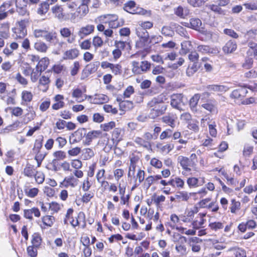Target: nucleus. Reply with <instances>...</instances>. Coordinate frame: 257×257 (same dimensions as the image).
<instances>
[{
	"label": "nucleus",
	"mask_w": 257,
	"mask_h": 257,
	"mask_svg": "<svg viewBox=\"0 0 257 257\" xmlns=\"http://www.w3.org/2000/svg\"><path fill=\"white\" fill-rule=\"evenodd\" d=\"M248 46L249 49L247 51V55H250L253 53L254 58L257 60V44L249 42L248 43Z\"/></svg>",
	"instance_id": "36"
},
{
	"label": "nucleus",
	"mask_w": 257,
	"mask_h": 257,
	"mask_svg": "<svg viewBox=\"0 0 257 257\" xmlns=\"http://www.w3.org/2000/svg\"><path fill=\"white\" fill-rule=\"evenodd\" d=\"M122 139V131L120 128H115L112 134L111 139H107V142L105 144L106 147L111 149L114 146H116Z\"/></svg>",
	"instance_id": "2"
},
{
	"label": "nucleus",
	"mask_w": 257,
	"mask_h": 257,
	"mask_svg": "<svg viewBox=\"0 0 257 257\" xmlns=\"http://www.w3.org/2000/svg\"><path fill=\"white\" fill-rule=\"evenodd\" d=\"M117 101L119 102V109L121 111H126L130 110L134 107L133 103L128 100H121V99L117 97Z\"/></svg>",
	"instance_id": "20"
},
{
	"label": "nucleus",
	"mask_w": 257,
	"mask_h": 257,
	"mask_svg": "<svg viewBox=\"0 0 257 257\" xmlns=\"http://www.w3.org/2000/svg\"><path fill=\"white\" fill-rule=\"evenodd\" d=\"M198 63H193L191 66H189L186 70V74L188 76H191L194 74L198 69Z\"/></svg>",
	"instance_id": "55"
},
{
	"label": "nucleus",
	"mask_w": 257,
	"mask_h": 257,
	"mask_svg": "<svg viewBox=\"0 0 257 257\" xmlns=\"http://www.w3.org/2000/svg\"><path fill=\"white\" fill-rule=\"evenodd\" d=\"M88 8L87 5L81 4L77 9V12L80 18L84 17L88 12Z\"/></svg>",
	"instance_id": "46"
},
{
	"label": "nucleus",
	"mask_w": 257,
	"mask_h": 257,
	"mask_svg": "<svg viewBox=\"0 0 257 257\" xmlns=\"http://www.w3.org/2000/svg\"><path fill=\"white\" fill-rule=\"evenodd\" d=\"M85 128H80L75 131L70 137V143L75 144L80 142L85 134Z\"/></svg>",
	"instance_id": "5"
},
{
	"label": "nucleus",
	"mask_w": 257,
	"mask_h": 257,
	"mask_svg": "<svg viewBox=\"0 0 257 257\" xmlns=\"http://www.w3.org/2000/svg\"><path fill=\"white\" fill-rule=\"evenodd\" d=\"M130 166L129 167V171L128 173V177L134 176L135 175L137 164L140 160V157L138 155L133 154L131 155H130Z\"/></svg>",
	"instance_id": "7"
},
{
	"label": "nucleus",
	"mask_w": 257,
	"mask_h": 257,
	"mask_svg": "<svg viewBox=\"0 0 257 257\" xmlns=\"http://www.w3.org/2000/svg\"><path fill=\"white\" fill-rule=\"evenodd\" d=\"M79 54V51L76 48H73L65 52L63 58L64 60H73L77 58Z\"/></svg>",
	"instance_id": "16"
},
{
	"label": "nucleus",
	"mask_w": 257,
	"mask_h": 257,
	"mask_svg": "<svg viewBox=\"0 0 257 257\" xmlns=\"http://www.w3.org/2000/svg\"><path fill=\"white\" fill-rule=\"evenodd\" d=\"M56 33L55 32L46 31L44 38L47 42H51L56 39Z\"/></svg>",
	"instance_id": "57"
},
{
	"label": "nucleus",
	"mask_w": 257,
	"mask_h": 257,
	"mask_svg": "<svg viewBox=\"0 0 257 257\" xmlns=\"http://www.w3.org/2000/svg\"><path fill=\"white\" fill-rule=\"evenodd\" d=\"M49 204V209L53 212V213L58 212L61 208V205L57 202H52Z\"/></svg>",
	"instance_id": "61"
},
{
	"label": "nucleus",
	"mask_w": 257,
	"mask_h": 257,
	"mask_svg": "<svg viewBox=\"0 0 257 257\" xmlns=\"http://www.w3.org/2000/svg\"><path fill=\"white\" fill-rule=\"evenodd\" d=\"M35 49L42 53H45L48 48L47 45L43 42L37 41L34 44Z\"/></svg>",
	"instance_id": "43"
},
{
	"label": "nucleus",
	"mask_w": 257,
	"mask_h": 257,
	"mask_svg": "<svg viewBox=\"0 0 257 257\" xmlns=\"http://www.w3.org/2000/svg\"><path fill=\"white\" fill-rule=\"evenodd\" d=\"M78 181H79L77 179L71 175L66 177L62 184L66 188H68L69 187L74 188L78 185Z\"/></svg>",
	"instance_id": "13"
},
{
	"label": "nucleus",
	"mask_w": 257,
	"mask_h": 257,
	"mask_svg": "<svg viewBox=\"0 0 257 257\" xmlns=\"http://www.w3.org/2000/svg\"><path fill=\"white\" fill-rule=\"evenodd\" d=\"M173 241L176 244H185L187 242V238L179 233H174L173 236Z\"/></svg>",
	"instance_id": "37"
},
{
	"label": "nucleus",
	"mask_w": 257,
	"mask_h": 257,
	"mask_svg": "<svg viewBox=\"0 0 257 257\" xmlns=\"http://www.w3.org/2000/svg\"><path fill=\"white\" fill-rule=\"evenodd\" d=\"M42 72V71H40V70L37 67H36V68L32 69V72L30 74L31 75V80L33 82H36L40 76L41 74V73Z\"/></svg>",
	"instance_id": "45"
},
{
	"label": "nucleus",
	"mask_w": 257,
	"mask_h": 257,
	"mask_svg": "<svg viewBox=\"0 0 257 257\" xmlns=\"http://www.w3.org/2000/svg\"><path fill=\"white\" fill-rule=\"evenodd\" d=\"M187 183L190 188L199 186V179L196 177H189L187 180Z\"/></svg>",
	"instance_id": "56"
},
{
	"label": "nucleus",
	"mask_w": 257,
	"mask_h": 257,
	"mask_svg": "<svg viewBox=\"0 0 257 257\" xmlns=\"http://www.w3.org/2000/svg\"><path fill=\"white\" fill-rule=\"evenodd\" d=\"M202 107L212 114L217 112V108L215 102L209 101L202 104Z\"/></svg>",
	"instance_id": "24"
},
{
	"label": "nucleus",
	"mask_w": 257,
	"mask_h": 257,
	"mask_svg": "<svg viewBox=\"0 0 257 257\" xmlns=\"http://www.w3.org/2000/svg\"><path fill=\"white\" fill-rule=\"evenodd\" d=\"M200 98V95L197 93L194 95L190 99V107L192 111H196V106Z\"/></svg>",
	"instance_id": "35"
},
{
	"label": "nucleus",
	"mask_w": 257,
	"mask_h": 257,
	"mask_svg": "<svg viewBox=\"0 0 257 257\" xmlns=\"http://www.w3.org/2000/svg\"><path fill=\"white\" fill-rule=\"evenodd\" d=\"M136 3L134 1H129L124 5V10L131 14H136L138 12L135 10Z\"/></svg>",
	"instance_id": "40"
},
{
	"label": "nucleus",
	"mask_w": 257,
	"mask_h": 257,
	"mask_svg": "<svg viewBox=\"0 0 257 257\" xmlns=\"http://www.w3.org/2000/svg\"><path fill=\"white\" fill-rule=\"evenodd\" d=\"M33 214L37 217H39L41 215L40 211L39 209L36 207H33L30 209H26L24 210V217L30 220L33 219Z\"/></svg>",
	"instance_id": "21"
},
{
	"label": "nucleus",
	"mask_w": 257,
	"mask_h": 257,
	"mask_svg": "<svg viewBox=\"0 0 257 257\" xmlns=\"http://www.w3.org/2000/svg\"><path fill=\"white\" fill-rule=\"evenodd\" d=\"M49 5H50L47 2L41 4L38 9V13L40 15L46 14L48 12Z\"/></svg>",
	"instance_id": "62"
},
{
	"label": "nucleus",
	"mask_w": 257,
	"mask_h": 257,
	"mask_svg": "<svg viewBox=\"0 0 257 257\" xmlns=\"http://www.w3.org/2000/svg\"><path fill=\"white\" fill-rule=\"evenodd\" d=\"M94 26L93 25H87L81 27L78 32V35L81 39H83L94 32Z\"/></svg>",
	"instance_id": "12"
},
{
	"label": "nucleus",
	"mask_w": 257,
	"mask_h": 257,
	"mask_svg": "<svg viewBox=\"0 0 257 257\" xmlns=\"http://www.w3.org/2000/svg\"><path fill=\"white\" fill-rule=\"evenodd\" d=\"M247 93V90L243 88H239L234 90L230 95V97L235 100L239 99H241L245 94Z\"/></svg>",
	"instance_id": "19"
},
{
	"label": "nucleus",
	"mask_w": 257,
	"mask_h": 257,
	"mask_svg": "<svg viewBox=\"0 0 257 257\" xmlns=\"http://www.w3.org/2000/svg\"><path fill=\"white\" fill-rule=\"evenodd\" d=\"M33 95L31 92L27 90H23L21 93L22 104L30 102L33 99Z\"/></svg>",
	"instance_id": "32"
},
{
	"label": "nucleus",
	"mask_w": 257,
	"mask_h": 257,
	"mask_svg": "<svg viewBox=\"0 0 257 257\" xmlns=\"http://www.w3.org/2000/svg\"><path fill=\"white\" fill-rule=\"evenodd\" d=\"M136 34L144 42H147L149 38V33L147 31L140 27L137 28Z\"/></svg>",
	"instance_id": "31"
},
{
	"label": "nucleus",
	"mask_w": 257,
	"mask_h": 257,
	"mask_svg": "<svg viewBox=\"0 0 257 257\" xmlns=\"http://www.w3.org/2000/svg\"><path fill=\"white\" fill-rule=\"evenodd\" d=\"M60 34L63 38L67 39V42L69 44L73 43L75 40V36L72 34L70 29L68 28H63L60 30Z\"/></svg>",
	"instance_id": "9"
},
{
	"label": "nucleus",
	"mask_w": 257,
	"mask_h": 257,
	"mask_svg": "<svg viewBox=\"0 0 257 257\" xmlns=\"http://www.w3.org/2000/svg\"><path fill=\"white\" fill-rule=\"evenodd\" d=\"M175 249L181 255H185L187 253V247L185 244H176Z\"/></svg>",
	"instance_id": "60"
},
{
	"label": "nucleus",
	"mask_w": 257,
	"mask_h": 257,
	"mask_svg": "<svg viewBox=\"0 0 257 257\" xmlns=\"http://www.w3.org/2000/svg\"><path fill=\"white\" fill-rule=\"evenodd\" d=\"M166 108V106L164 105L160 107V105L159 104H157V105L155 106L154 108L151 109L150 114L151 117L154 118L161 115L165 111Z\"/></svg>",
	"instance_id": "28"
},
{
	"label": "nucleus",
	"mask_w": 257,
	"mask_h": 257,
	"mask_svg": "<svg viewBox=\"0 0 257 257\" xmlns=\"http://www.w3.org/2000/svg\"><path fill=\"white\" fill-rule=\"evenodd\" d=\"M205 213H199L195 219L192 222L193 228L195 229H198L203 227V224L206 222L204 217L206 216Z\"/></svg>",
	"instance_id": "8"
},
{
	"label": "nucleus",
	"mask_w": 257,
	"mask_h": 257,
	"mask_svg": "<svg viewBox=\"0 0 257 257\" xmlns=\"http://www.w3.org/2000/svg\"><path fill=\"white\" fill-rule=\"evenodd\" d=\"M157 148L160 150L163 153L168 154L174 148V145L171 143L162 145L159 144L157 145Z\"/></svg>",
	"instance_id": "41"
},
{
	"label": "nucleus",
	"mask_w": 257,
	"mask_h": 257,
	"mask_svg": "<svg viewBox=\"0 0 257 257\" xmlns=\"http://www.w3.org/2000/svg\"><path fill=\"white\" fill-rule=\"evenodd\" d=\"M72 96L75 98L77 102H82L87 98V95H83L82 90L79 88L74 89L72 92Z\"/></svg>",
	"instance_id": "18"
},
{
	"label": "nucleus",
	"mask_w": 257,
	"mask_h": 257,
	"mask_svg": "<svg viewBox=\"0 0 257 257\" xmlns=\"http://www.w3.org/2000/svg\"><path fill=\"white\" fill-rule=\"evenodd\" d=\"M123 21L118 19L117 16H114L112 20L110 21H104V23L108 24L109 27L112 29H115L121 26L123 24Z\"/></svg>",
	"instance_id": "29"
},
{
	"label": "nucleus",
	"mask_w": 257,
	"mask_h": 257,
	"mask_svg": "<svg viewBox=\"0 0 257 257\" xmlns=\"http://www.w3.org/2000/svg\"><path fill=\"white\" fill-rule=\"evenodd\" d=\"M49 64V59L47 57H44L39 61L36 67L43 72L47 68Z\"/></svg>",
	"instance_id": "34"
},
{
	"label": "nucleus",
	"mask_w": 257,
	"mask_h": 257,
	"mask_svg": "<svg viewBox=\"0 0 257 257\" xmlns=\"http://www.w3.org/2000/svg\"><path fill=\"white\" fill-rule=\"evenodd\" d=\"M177 119L176 116L174 114H169L162 117V121L172 127L175 126V120Z\"/></svg>",
	"instance_id": "23"
},
{
	"label": "nucleus",
	"mask_w": 257,
	"mask_h": 257,
	"mask_svg": "<svg viewBox=\"0 0 257 257\" xmlns=\"http://www.w3.org/2000/svg\"><path fill=\"white\" fill-rule=\"evenodd\" d=\"M7 109L11 110L12 114L17 117L21 116L23 113V109L20 107H8Z\"/></svg>",
	"instance_id": "58"
},
{
	"label": "nucleus",
	"mask_w": 257,
	"mask_h": 257,
	"mask_svg": "<svg viewBox=\"0 0 257 257\" xmlns=\"http://www.w3.org/2000/svg\"><path fill=\"white\" fill-rule=\"evenodd\" d=\"M100 134V132L98 131L89 132L85 136V144L87 145H89L92 140L97 138Z\"/></svg>",
	"instance_id": "27"
},
{
	"label": "nucleus",
	"mask_w": 257,
	"mask_h": 257,
	"mask_svg": "<svg viewBox=\"0 0 257 257\" xmlns=\"http://www.w3.org/2000/svg\"><path fill=\"white\" fill-rule=\"evenodd\" d=\"M38 248L32 245L29 246L27 249L28 255L31 257H36L37 255Z\"/></svg>",
	"instance_id": "64"
},
{
	"label": "nucleus",
	"mask_w": 257,
	"mask_h": 257,
	"mask_svg": "<svg viewBox=\"0 0 257 257\" xmlns=\"http://www.w3.org/2000/svg\"><path fill=\"white\" fill-rule=\"evenodd\" d=\"M52 12L55 17L60 21L65 20L67 18L61 6H54L52 8Z\"/></svg>",
	"instance_id": "10"
},
{
	"label": "nucleus",
	"mask_w": 257,
	"mask_h": 257,
	"mask_svg": "<svg viewBox=\"0 0 257 257\" xmlns=\"http://www.w3.org/2000/svg\"><path fill=\"white\" fill-rule=\"evenodd\" d=\"M191 197V193L186 191H180L176 193V198L179 201H187Z\"/></svg>",
	"instance_id": "39"
},
{
	"label": "nucleus",
	"mask_w": 257,
	"mask_h": 257,
	"mask_svg": "<svg viewBox=\"0 0 257 257\" xmlns=\"http://www.w3.org/2000/svg\"><path fill=\"white\" fill-rule=\"evenodd\" d=\"M178 160L181 167H183L185 166L191 167V163L189 160V158L187 157L180 156L178 157Z\"/></svg>",
	"instance_id": "54"
},
{
	"label": "nucleus",
	"mask_w": 257,
	"mask_h": 257,
	"mask_svg": "<svg viewBox=\"0 0 257 257\" xmlns=\"http://www.w3.org/2000/svg\"><path fill=\"white\" fill-rule=\"evenodd\" d=\"M108 97L103 94H96L93 96L92 103L94 104H102L108 102Z\"/></svg>",
	"instance_id": "22"
},
{
	"label": "nucleus",
	"mask_w": 257,
	"mask_h": 257,
	"mask_svg": "<svg viewBox=\"0 0 257 257\" xmlns=\"http://www.w3.org/2000/svg\"><path fill=\"white\" fill-rule=\"evenodd\" d=\"M171 179V186L178 189H183L185 185L184 181L178 176H172Z\"/></svg>",
	"instance_id": "15"
},
{
	"label": "nucleus",
	"mask_w": 257,
	"mask_h": 257,
	"mask_svg": "<svg viewBox=\"0 0 257 257\" xmlns=\"http://www.w3.org/2000/svg\"><path fill=\"white\" fill-rule=\"evenodd\" d=\"M245 8L248 10H257V1L247 2L243 4Z\"/></svg>",
	"instance_id": "59"
},
{
	"label": "nucleus",
	"mask_w": 257,
	"mask_h": 257,
	"mask_svg": "<svg viewBox=\"0 0 257 257\" xmlns=\"http://www.w3.org/2000/svg\"><path fill=\"white\" fill-rule=\"evenodd\" d=\"M181 50L183 54H186L191 50V43L189 41H185L181 43Z\"/></svg>",
	"instance_id": "51"
},
{
	"label": "nucleus",
	"mask_w": 257,
	"mask_h": 257,
	"mask_svg": "<svg viewBox=\"0 0 257 257\" xmlns=\"http://www.w3.org/2000/svg\"><path fill=\"white\" fill-rule=\"evenodd\" d=\"M174 13L178 17L184 19L189 15V10L187 8L179 6L174 9Z\"/></svg>",
	"instance_id": "25"
},
{
	"label": "nucleus",
	"mask_w": 257,
	"mask_h": 257,
	"mask_svg": "<svg viewBox=\"0 0 257 257\" xmlns=\"http://www.w3.org/2000/svg\"><path fill=\"white\" fill-rule=\"evenodd\" d=\"M228 251H233L235 257H246L245 251L240 248H230Z\"/></svg>",
	"instance_id": "47"
},
{
	"label": "nucleus",
	"mask_w": 257,
	"mask_h": 257,
	"mask_svg": "<svg viewBox=\"0 0 257 257\" xmlns=\"http://www.w3.org/2000/svg\"><path fill=\"white\" fill-rule=\"evenodd\" d=\"M135 142L140 146H142L148 150H151V145L150 143L141 138L137 137L135 140Z\"/></svg>",
	"instance_id": "33"
},
{
	"label": "nucleus",
	"mask_w": 257,
	"mask_h": 257,
	"mask_svg": "<svg viewBox=\"0 0 257 257\" xmlns=\"http://www.w3.org/2000/svg\"><path fill=\"white\" fill-rule=\"evenodd\" d=\"M17 11L20 15L26 16L29 15V12L27 9V5H24L21 7L18 5V0H16Z\"/></svg>",
	"instance_id": "50"
},
{
	"label": "nucleus",
	"mask_w": 257,
	"mask_h": 257,
	"mask_svg": "<svg viewBox=\"0 0 257 257\" xmlns=\"http://www.w3.org/2000/svg\"><path fill=\"white\" fill-rule=\"evenodd\" d=\"M190 28L200 32L201 33L205 35L208 37H211L212 33L208 31L202 27V22L198 18H192L190 20Z\"/></svg>",
	"instance_id": "3"
},
{
	"label": "nucleus",
	"mask_w": 257,
	"mask_h": 257,
	"mask_svg": "<svg viewBox=\"0 0 257 257\" xmlns=\"http://www.w3.org/2000/svg\"><path fill=\"white\" fill-rule=\"evenodd\" d=\"M229 88L230 87L227 85L218 84L208 85L206 86L208 91L218 93L225 92L229 90Z\"/></svg>",
	"instance_id": "11"
},
{
	"label": "nucleus",
	"mask_w": 257,
	"mask_h": 257,
	"mask_svg": "<svg viewBox=\"0 0 257 257\" xmlns=\"http://www.w3.org/2000/svg\"><path fill=\"white\" fill-rule=\"evenodd\" d=\"M183 103V95L181 94H174L171 97V105L174 108L180 109Z\"/></svg>",
	"instance_id": "6"
},
{
	"label": "nucleus",
	"mask_w": 257,
	"mask_h": 257,
	"mask_svg": "<svg viewBox=\"0 0 257 257\" xmlns=\"http://www.w3.org/2000/svg\"><path fill=\"white\" fill-rule=\"evenodd\" d=\"M29 23L28 19H25L19 21L13 29V37L15 39H22L27 35L26 25Z\"/></svg>",
	"instance_id": "1"
},
{
	"label": "nucleus",
	"mask_w": 257,
	"mask_h": 257,
	"mask_svg": "<svg viewBox=\"0 0 257 257\" xmlns=\"http://www.w3.org/2000/svg\"><path fill=\"white\" fill-rule=\"evenodd\" d=\"M55 159L53 160V163L56 160H63L66 158V154L62 151H58L55 152L53 154Z\"/></svg>",
	"instance_id": "63"
},
{
	"label": "nucleus",
	"mask_w": 257,
	"mask_h": 257,
	"mask_svg": "<svg viewBox=\"0 0 257 257\" xmlns=\"http://www.w3.org/2000/svg\"><path fill=\"white\" fill-rule=\"evenodd\" d=\"M81 222H83V227L84 228L86 226V221L85 215L83 212H80L78 214L76 219L74 220L73 219L72 220L70 221V223L73 227H76L80 224Z\"/></svg>",
	"instance_id": "17"
},
{
	"label": "nucleus",
	"mask_w": 257,
	"mask_h": 257,
	"mask_svg": "<svg viewBox=\"0 0 257 257\" xmlns=\"http://www.w3.org/2000/svg\"><path fill=\"white\" fill-rule=\"evenodd\" d=\"M110 70L115 75H120L122 73V66L119 64H112Z\"/></svg>",
	"instance_id": "52"
},
{
	"label": "nucleus",
	"mask_w": 257,
	"mask_h": 257,
	"mask_svg": "<svg viewBox=\"0 0 257 257\" xmlns=\"http://www.w3.org/2000/svg\"><path fill=\"white\" fill-rule=\"evenodd\" d=\"M31 243L32 245L39 247L42 243L41 235L37 232L34 233L32 236Z\"/></svg>",
	"instance_id": "38"
},
{
	"label": "nucleus",
	"mask_w": 257,
	"mask_h": 257,
	"mask_svg": "<svg viewBox=\"0 0 257 257\" xmlns=\"http://www.w3.org/2000/svg\"><path fill=\"white\" fill-rule=\"evenodd\" d=\"M36 172L34 167L30 164H27L24 169V174L30 178L34 176Z\"/></svg>",
	"instance_id": "42"
},
{
	"label": "nucleus",
	"mask_w": 257,
	"mask_h": 257,
	"mask_svg": "<svg viewBox=\"0 0 257 257\" xmlns=\"http://www.w3.org/2000/svg\"><path fill=\"white\" fill-rule=\"evenodd\" d=\"M237 49V44L235 41L229 40L227 41L223 47L222 50L226 54L232 53Z\"/></svg>",
	"instance_id": "14"
},
{
	"label": "nucleus",
	"mask_w": 257,
	"mask_h": 257,
	"mask_svg": "<svg viewBox=\"0 0 257 257\" xmlns=\"http://www.w3.org/2000/svg\"><path fill=\"white\" fill-rule=\"evenodd\" d=\"M198 212V208L196 206H194L192 208L187 210L184 214H181V221L185 223L191 222L194 217V215Z\"/></svg>",
	"instance_id": "4"
},
{
	"label": "nucleus",
	"mask_w": 257,
	"mask_h": 257,
	"mask_svg": "<svg viewBox=\"0 0 257 257\" xmlns=\"http://www.w3.org/2000/svg\"><path fill=\"white\" fill-rule=\"evenodd\" d=\"M44 225L48 227H51L55 221V217L52 215H45L42 218Z\"/></svg>",
	"instance_id": "44"
},
{
	"label": "nucleus",
	"mask_w": 257,
	"mask_h": 257,
	"mask_svg": "<svg viewBox=\"0 0 257 257\" xmlns=\"http://www.w3.org/2000/svg\"><path fill=\"white\" fill-rule=\"evenodd\" d=\"M0 36L7 39L10 37V26L8 23H3L0 27Z\"/></svg>",
	"instance_id": "26"
},
{
	"label": "nucleus",
	"mask_w": 257,
	"mask_h": 257,
	"mask_svg": "<svg viewBox=\"0 0 257 257\" xmlns=\"http://www.w3.org/2000/svg\"><path fill=\"white\" fill-rule=\"evenodd\" d=\"M15 79L19 83L26 87L28 84V81L24 77L20 72L17 73L15 77Z\"/></svg>",
	"instance_id": "53"
},
{
	"label": "nucleus",
	"mask_w": 257,
	"mask_h": 257,
	"mask_svg": "<svg viewBox=\"0 0 257 257\" xmlns=\"http://www.w3.org/2000/svg\"><path fill=\"white\" fill-rule=\"evenodd\" d=\"M253 146L248 144H245L244 145L243 155L245 157H249L253 153Z\"/></svg>",
	"instance_id": "48"
},
{
	"label": "nucleus",
	"mask_w": 257,
	"mask_h": 257,
	"mask_svg": "<svg viewBox=\"0 0 257 257\" xmlns=\"http://www.w3.org/2000/svg\"><path fill=\"white\" fill-rule=\"evenodd\" d=\"M36 116V113L34 110H30L25 114V117L23 118V122L25 124L31 121L34 119Z\"/></svg>",
	"instance_id": "49"
},
{
	"label": "nucleus",
	"mask_w": 257,
	"mask_h": 257,
	"mask_svg": "<svg viewBox=\"0 0 257 257\" xmlns=\"http://www.w3.org/2000/svg\"><path fill=\"white\" fill-rule=\"evenodd\" d=\"M241 204L238 201L235 199H232L230 201L229 209L231 213L236 214V213L240 209Z\"/></svg>",
	"instance_id": "30"
}]
</instances>
